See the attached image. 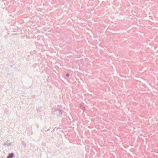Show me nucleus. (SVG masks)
Segmentation results:
<instances>
[{
  "label": "nucleus",
  "instance_id": "f257e3e1",
  "mask_svg": "<svg viewBox=\"0 0 158 158\" xmlns=\"http://www.w3.org/2000/svg\"><path fill=\"white\" fill-rule=\"evenodd\" d=\"M14 154L13 153H10L8 156L7 158H12L13 157Z\"/></svg>",
  "mask_w": 158,
  "mask_h": 158
},
{
  "label": "nucleus",
  "instance_id": "f03ea898",
  "mask_svg": "<svg viewBox=\"0 0 158 158\" xmlns=\"http://www.w3.org/2000/svg\"><path fill=\"white\" fill-rule=\"evenodd\" d=\"M11 143H7V142H6V143H5L4 144H3V145L5 146H7L11 147Z\"/></svg>",
  "mask_w": 158,
  "mask_h": 158
},
{
  "label": "nucleus",
  "instance_id": "7ed1b4c3",
  "mask_svg": "<svg viewBox=\"0 0 158 158\" xmlns=\"http://www.w3.org/2000/svg\"><path fill=\"white\" fill-rule=\"evenodd\" d=\"M70 75L69 73H67L66 75V76L67 77H69Z\"/></svg>",
  "mask_w": 158,
  "mask_h": 158
},
{
  "label": "nucleus",
  "instance_id": "20e7f679",
  "mask_svg": "<svg viewBox=\"0 0 158 158\" xmlns=\"http://www.w3.org/2000/svg\"><path fill=\"white\" fill-rule=\"evenodd\" d=\"M58 111L59 112L60 114H61L62 113V111L61 110H59Z\"/></svg>",
  "mask_w": 158,
  "mask_h": 158
},
{
  "label": "nucleus",
  "instance_id": "39448f33",
  "mask_svg": "<svg viewBox=\"0 0 158 158\" xmlns=\"http://www.w3.org/2000/svg\"><path fill=\"white\" fill-rule=\"evenodd\" d=\"M22 143L23 145H25V142L23 141L22 142Z\"/></svg>",
  "mask_w": 158,
  "mask_h": 158
}]
</instances>
